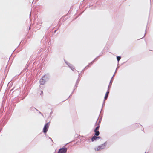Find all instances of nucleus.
Here are the masks:
<instances>
[{"instance_id": "1", "label": "nucleus", "mask_w": 153, "mask_h": 153, "mask_svg": "<svg viewBox=\"0 0 153 153\" xmlns=\"http://www.w3.org/2000/svg\"><path fill=\"white\" fill-rule=\"evenodd\" d=\"M49 76L48 75H45L40 80V85H44L45 82L48 80Z\"/></svg>"}, {"instance_id": "2", "label": "nucleus", "mask_w": 153, "mask_h": 153, "mask_svg": "<svg viewBox=\"0 0 153 153\" xmlns=\"http://www.w3.org/2000/svg\"><path fill=\"white\" fill-rule=\"evenodd\" d=\"M107 143L106 142H105L103 144L98 146L95 148V149L96 151H98L101 150L105 148L107 145Z\"/></svg>"}, {"instance_id": "3", "label": "nucleus", "mask_w": 153, "mask_h": 153, "mask_svg": "<svg viewBox=\"0 0 153 153\" xmlns=\"http://www.w3.org/2000/svg\"><path fill=\"white\" fill-rule=\"evenodd\" d=\"M49 123H48L46 124L44 126V127L43 129V132L45 133H46L48 131V129L49 128Z\"/></svg>"}, {"instance_id": "4", "label": "nucleus", "mask_w": 153, "mask_h": 153, "mask_svg": "<svg viewBox=\"0 0 153 153\" xmlns=\"http://www.w3.org/2000/svg\"><path fill=\"white\" fill-rule=\"evenodd\" d=\"M67 150L66 148H62L59 149L58 153H66Z\"/></svg>"}, {"instance_id": "5", "label": "nucleus", "mask_w": 153, "mask_h": 153, "mask_svg": "<svg viewBox=\"0 0 153 153\" xmlns=\"http://www.w3.org/2000/svg\"><path fill=\"white\" fill-rule=\"evenodd\" d=\"M100 138L99 137H97L95 136H94L91 138V140L92 141H94L97 140L99 139Z\"/></svg>"}, {"instance_id": "6", "label": "nucleus", "mask_w": 153, "mask_h": 153, "mask_svg": "<svg viewBox=\"0 0 153 153\" xmlns=\"http://www.w3.org/2000/svg\"><path fill=\"white\" fill-rule=\"evenodd\" d=\"M66 64L72 70H74V68L68 62H65Z\"/></svg>"}, {"instance_id": "7", "label": "nucleus", "mask_w": 153, "mask_h": 153, "mask_svg": "<svg viewBox=\"0 0 153 153\" xmlns=\"http://www.w3.org/2000/svg\"><path fill=\"white\" fill-rule=\"evenodd\" d=\"M95 133V135L96 136H98L99 135L100 132L98 131H94Z\"/></svg>"}, {"instance_id": "8", "label": "nucleus", "mask_w": 153, "mask_h": 153, "mask_svg": "<svg viewBox=\"0 0 153 153\" xmlns=\"http://www.w3.org/2000/svg\"><path fill=\"white\" fill-rule=\"evenodd\" d=\"M109 93V91H107L106 93V94H105V97H104V98L105 99H106L107 98V97H108V94Z\"/></svg>"}, {"instance_id": "9", "label": "nucleus", "mask_w": 153, "mask_h": 153, "mask_svg": "<svg viewBox=\"0 0 153 153\" xmlns=\"http://www.w3.org/2000/svg\"><path fill=\"white\" fill-rule=\"evenodd\" d=\"M99 128V126H97V127H96L95 129L94 130V131H98Z\"/></svg>"}, {"instance_id": "10", "label": "nucleus", "mask_w": 153, "mask_h": 153, "mask_svg": "<svg viewBox=\"0 0 153 153\" xmlns=\"http://www.w3.org/2000/svg\"><path fill=\"white\" fill-rule=\"evenodd\" d=\"M121 57L120 56H117V60L118 62L120 60Z\"/></svg>"}, {"instance_id": "11", "label": "nucleus", "mask_w": 153, "mask_h": 153, "mask_svg": "<svg viewBox=\"0 0 153 153\" xmlns=\"http://www.w3.org/2000/svg\"><path fill=\"white\" fill-rule=\"evenodd\" d=\"M114 75L113 76H112V78H111V79H112V78H113V76H114ZM111 80L110 83H111Z\"/></svg>"}, {"instance_id": "12", "label": "nucleus", "mask_w": 153, "mask_h": 153, "mask_svg": "<svg viewBox=\"0 0 153 153\" xmlns=\"http://www.w3.org/2000/svg\"><path fill=\"white\" fill-rule=\"evenodd\" d=\"M49 139L51 140L52 141V139H51V138L50 137H49Z\"/></svg>"}, {"instance_id": "13", "label": "nucleus", "mask_w": 153, "mask_h": 153, "mask_svg": "<svg viewBox=\"0 0 153 153\" xmlns=\"http://www.w3.org/2000/svg\"><path fill=\"white\" fill-rule=\"evenodd\" d=\"M39 113L40 114H42V115L43 116V115L40 112H39Z\"/></svg>"}, {"instance_id": "14", "label": "nucleus", "mask_w": 153, "mask_h": 153, "mask_svg": "<svg viewBox=\"0 0 153 153\" xmlns=\"http://www.w3.org/2000/svg\"><path fill=\"white\" fill-rule=\"evenodd\" d=\"M90 64H91V63H90V64H89V65H88V66H89V65H90Z\"/></svg>"}, {"instance_id": "15", "label": "nucleus", "mask_w": 153, "mask_h": 153, "mask_svg": "<svg viewBox=\"0 0 153 153\" xmlns=\"http://www.w3.org/2000/svg\"><path fill=\"white\" fill-rule=\"evenodd\" d=\"M56 30H55V31L54 32H56Z\"/></svg>"}, {"instance_id": "16", "label": "nucleus", "mask_w": 153, "mask_h": 153, "mask_svg": "<svg viewBox=\"0 0 153 153\" xmlns=\"http://www.w3.org/2000/svg\"><path fill=\"white\" fill-rule=\"evenodd\" d=\"M145 153H146V152H145Z\"/></svg>"}]
</instances>
